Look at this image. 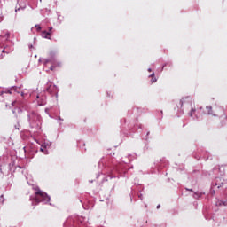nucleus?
<instances>
[{
    "label": "nucleus",
    "mask_w": 227,
    "mask_h": 227,
    "mask_svg": "<svg viewBox=\"0 0 227 227\" xmlns=\"http://www.w3.org/2000/svg\"><path fill=\"white\" fill-rule=\"evenodd\" d=\"M35 27H36L37 31H41L42 30V27H40V25H35Z\"/></svg>",
    "instance_id": "obj_10"
},
{
    "label": "nucleus",
    "mask_w": 227,
    "mask_h": 227,
    "mask_svg": "<svg viewBox=\"0 0 227 227\" xmlns=\"http://www.w3.org/2000/svg\"><path fill=\"white\" fill-rule=\"evenodd\" d=\"M148 71H149V72H152V69H151V68H149V69H148Z\"/></svg>",
    "instance_id": "obj_16"
},
{
    "label": "nucleus",
    "mask_w": 227,
    "mask_h": 227,
    "mask_svg": "<svg viewBox=\"0 0 227 227\" xmlns=\"http://www.w3.org/2000/svg\"><path fill=\"white\" fill-rule=\"evenodd\" d=\"M21 97H24V92H21Z\"/></svg>",
    "instance_id": "obj_14"
},
{
    "label": "nucleus",
    "mask_w": 227,
    "mask_h": 227,
    "mask_svg": "<svg viewBox=\"0 0 227 227\" xmlns=\"http://www.w3.org/2000/svg\"><path fill=\"white\" fill-rule=\"evenodd\" d=\"M51 31H52V27H49V33H51Z\"/></svg>",
    "instance_id": "obj_12"
},
{
    "label": "nucleus",
    "mask_w": 227,
    "mask_h": 227,
    "mask_svg": "<svg viewBox=\"0 0 227 227\" xmlns=\"http://www.w3.org/2000/svg\"><path fill=\"white\" fill-rule=\"evenodd\" d=\"M193 197H194V198H198V194H197V193H195Z\"/></svg>",
    "instance_id": "obj_13"
},
{
    "label": "nucleus",
    "mask_w": 227,
    "mask_h": 227,
    "mask_svg": "<svg viewBox=\"0 0 227 227\" xmlns=\"http://www.w3.org/2000/svg\"><path fill=\"white\" fill-rule=\"evenodd\" d=\"M157 208H160V206H157Z\"/></svg>",
    "instance_id": "obj_17"
},
{
    "label": "nucleus",
    "mask_w": 227,
    "mask_h": 227,
    "mask_svg": "<svg viewBox=\"0 0 227 227\" xmlns=\"http://www.w3.org/2000/svg\"><path fill=\"white\" fill-rule=\"evenodd\" d=\"M12 91H15L16 93H20V87H12Z\"/></svg>",
    "instance_id": "obj_5"
},
{
    "label": "nucleus",
    "mask_w": 227,
    "mask_h": 227,
    "mask_svg": "<svg viewBox=\"0 0 227 227\" xmlns=\"http://www.w3.org/2000/svg\"><path fill=\"white\" fill-rule=\"evenodd\" d=\"M44 153H45V155H47V153H49L45 152Z\"/></svg>",
    "instance_id": "obj_18"
},
{
    "label": "nucleus",
    "mask_w": 227,
    "mask_h": 227,
    "mask_svg": "<svg viewBox=\"0 0 227 227\" xmlns=\"http://www.w3.org/2000/svg\"><path fill=\"white\" fill-rule=\"evenodd\" d=\"M12 51H13V50H8V48L5 47V48H4V50L2 51V52H3V53L5 52V54H10V52H12Z\"/></svg>",
    "instance_id": "obj_6"
},
{
    "label": "nucleus",
    "mask_w": 227,
    "mask_h": 227,
    "mask_svg": "<svg viewBox=\"0 0 227 227\" xmlns=\"http://www.w3.org/2000/svg\"><path fill=\"white\" fill-rule=\"evenodd\" d=\"M15 104H17V102H13V103H12V106H15Z\"/></svg>",
    "instance_id": "obj_15"
},
{
    "label": "nucleus",
    "mask_w": 227,
    "mask_h": 227,
    "mask_svg": "<svg viewBox=\"0 0 227 227\" xmlns=\"http://www.w3.org/2000/svg\"><path fill=\"white\" fill-rule=\"evenodd\" d=\"M187 98H191V97H186V98L181 99V101H180L181 106L184 104V100H185Z\"/></svg>",
    "instance_id": "obj_9"
},
{
    "label": "nucleus",
    "mask_w": 227,
    "mask_h": 227,
    "mask_svg": "<svg viewBox=\"0 0 227 227\" xmlns=\"http://www.w3.org/2000/svg\"><path fill=\"white\" fill-rule=\"evenodd\" d=\"M151 77H153V78H152V82H157V79H156V78H153V77H155V74H154V73H153V74H151Z\"/></svg>",
    "instance_id": "obj_7"
},
{
    "label": "nucleus",
    "mask_w": 227,
    "mask_h": 227,
    "mask_svg": "<svg viewBox=\"0 0 227 227\" xmlns=\"http://www.w3.org/2000/svg\"><path fill=\"white\" fill-rule=\"evenodd\" d=\"M194 113H196V109L192 108V110L190 112V116H193Z\"/></svg>",
    "instance_id": "obj_8"
},
{
    "label": "nucleus",
    "mask_w": 227,
    "mask_h": 227,
    "mask_svg": "<svg viewBox=\"0 0 227 227\" xmlns=\"http://www.w3.org/2000/svg\"><path fill=\"white\" fill-rule=\"evenodd\" d=\"M43 38H46L48 40H51V32L43 31L42 33Z\"/></svg>",
    "instance_id": "obj_4"
},
{
    "label": "nucleus",
    "mask_w": 227,
    "mask_h": 227,
    "mask_svg": "<svg viewBox=\"0 0 227 227\" xmlns=\"http://www.w3.org/2000/svg\"><path fill=\"white\" fill-rule=\"evenodd\" d=\"M49 63H51V66L50 67V70H51V72H54V70H56L57 68H61V67H63V64L60 61H56L54 60V59H44V67H47Z\"/></svg>",
    "instance_id": "obj_3"
},
{
    "label": "nucleus",
    "mask_w": 227,
    "mask_h": 227,
    "mask_svg": "<svg viewBox=\"0 0 227 227\" xmlns=\"http://www.w3.org/2000/svg\"><path fill=\"white\" fill-rule=\"evenodd\" d=\"M223 205H226V202H223Z\"/></svg>",
    "instance_id": "obj_19"
},
{
    "label": "nucleus",
    "mask_w": 227,
    "mask_h": 227,
    "mask_svg": "<svg viewBox=\"0 0 227 227\" xmlns=\"http://www.w3.org/2000/svg\"><path fill=\"white\" fill-rule=\"evenodd\" d=\"M200 110L202 111V114H210L211 116H217L218 118L226 120V112L223 107L216 106L213 110L212 106H206L205 108L200 107Z\"/></svg>",
    "instance_id": "obj_1"
},
{
    "label": "nucleus",
    "mask_w": 227,
    "mask_h": 227,
    "mask_svg": "<svg viewBox=\"0 0 227 227\" xmlns=\"http://www.w3.org/2000/svg\"><path fill=\"white\" fill-rule=\"evenodd\" d=\"M35 191V197L34 200L35 203H42V201H44V203H49L51 201V197L45 193V192L40 190V188L35 187L34 188Z\"/></svg>",
    "instance_id": "obj_2"
},
{
    "label": "nucleus",
    "mask_w": 227,
    "mask_h": 227,
    "mask_svg": "<svg viewBox=\"0 0 227 227\" xmlns=\"http://www.w3.org/2000/svg\"><path fill=\"white\" fill-rule=\"evenodd\" d=\"M40 152H45V149L41 147Z\"/></svg>",
    "instance_id": "obj_11"
}]
</instances>
